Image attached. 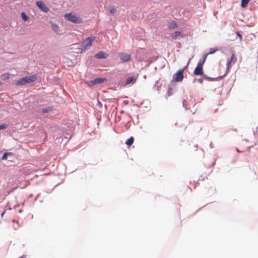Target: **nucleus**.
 <instances>
[{
	"label": "nucleus",
	"mask_w": 258,
	"mask_h": 258,
	"mask_svg": "<svg viewBox=\"0 0 258 258\" xmlns=\"http://www.w3.org/2000/svg\"><path fill=\"white\" fill-rule=\"evenodd\" d=\"M237 36L239 37L240 39H242V35L239 33V32H237Z\"/></svg>",
	"instance_id": "obj_27"
},
{
	"label": "nucleus",
	"mask_w": 258,
	"mask_h": 258,
	"mask_svg": "<svg viewBox=\"0 0 258 258\" xmlns=\"http://www.w3.org/2000/svg\"><path fill=\"white\" fill-rule=\"evenodd\" d=\"M237 151H238V152H240V151H239V149H238V148H237Z\"/></svg>",
	"instance_id": "obj_31"
},
{
	"label": "nucleus",
	"mask_w": 258,
	"mask_h": 258,
	"mask_svg": "<svg viewBox=\"0 0 258 258\" xmlns=\"http://www.w3.org/2000/svg\"><path fill=\"white\" fill-rule=\"evenodd\" d=\"M22 17L23 19L25 21L27 20L29 18V17L27 16V15L24 12H23L22 13Z\"/></svg>",
	"instance_id": "obj_20"
},
{
	"label": "nucleus",
	"mask_w": 258,
	"mask_h": 258,
	"mask_svg": "<svg viewBox=\"0 0 258 258\" xmlns=\"http://www.w3.org/2000/svg\"><path fill=\"white\" fill-rule=\"evenodd\" d=\"M243 145V144H241V145H240V146H242Z\"/></svg>",
	"instance_id": "obj_32"
},
{
	"label": "nucleus",
	"mask_w": 258,
	"mask_h": 258,
	"mask_svg": "<svg viewBox=\"0 0 258 258\" xmlns=\"http://www.w3.org/2000/svg\"><path fill=\"white\" fill-rule=\"evenodd\" d=\"M10 155L9 153H5L4 154L3 156V157H2V159L3 160H5L8 157V156Z\"/></svg>",
	"instance_id": "obj_22"
},
{
	"label": "nucleus",
	"mask_w": 258,
	"mask_h": 258,
	"mask_svg": "<svg viewBox=\"0 0 258 258\" xmlns=\"http://www.w3.org/2000/svg\"><path fill=\"white\" fill-rule=\"evenodd\" d=\"M116 12V9L113 8V7H112L110 9V12L111 13H114Z\"/></svg>",
	"instance_id": "obj_24"
},
{
	"label": "nucleus",
	"mask_w": 258,
	"mask_h": 258,
	"mask_svg": "<svg viewBox=\"0 0 258 258\" xmlns=\"http://www.w3.org/2000/svg\"><path fill=\"white\" fill-rule=\"evenodd\" d=\"M171 37L173 39H176L178 37H183V35L181 34L180 31H176L174 33H173L171 34Z\"/></svg>",
	"instance_id": "obj_11"
},
{
	"label": "nucleus",
	"mask_w": 258,
	"mask_h": 258,
	"mask_svg": "<svg viewBox=\"0 0 258 258\" xmlns=\"http://www.w3.org/2000/svg\"><path fill=\"white\" fill-rule=\"evenodd\" d=\"M8 125L5 124L0 125V130L5 129L7 127Z\"/></svg>",
	"instance_id": "obj_21"
},
{
	"label": "nucleus",
	"mask_w": 258,
	"mask_h": 258,
	"mask_svg": "<svg viewBox=\"0 0 258 258\" xmlns=\"http://www.w3.org/2000/svg\"><path fill=\"white\" fill-rule=\"evenodd\" d=\"M94 39V37H89L82 42V46L84 51L88 49L92 45V42Z\"/></svg>",
	"instance_id": "obj_4"
},
{
	"label": "nucleus",
	"mask_w": 258,
	"mask_h": 258,
	"mask_svg": "<svg viewBox=\"0 0 258 258\" xmlns=\"http://www.w3.org/2000/svg\"><path fill=\"white\" fill-rule=\"evenodd\" d=\"M218 50V48H211L210 52L208 53V54H206V55H208V54H212L216 52Z\"/></svg>",
	"instance_id": "obj_18"
},
{
	"label": "nucleus",
	"mask_w": 258,
	"mask_h": 258,
	"mask_svg": "<svg viewBox=\"0 0 258 258\" xmlns=\"http://www.w3.org/2000/svg\"><path fill=\"white\" fill-rule=\"evenodd\" d=\"M1 77L2 79L4 80L8 79L10 78V74L8 73L4 74L2 75Z\"/></svg>",
	"instance_id": "obj_17"
},
{
	"label": "nucleus",
	"mask_w": 258,
	"mask_h": 258,
	"mask_svg": "<svg viewBox=\"0 0 258 258\" xmlns=\"http://www.w3.org/2000/svg\"><path fill=\"white\" fill-rule=\"evenodd\" d=\"M64 17L66 19L72 22L77 24L81 23V19L80 17H78L75 15H73L71 13L66 14L64 15Z\"/></svg>",
	"instance_id": "obj_3"
},
{
	"label": "nucleus",
	"mask_w": 258,
	"mask_h": 258,
	"mask_svg": "<svg viewBox=\"0 0 258 258\" xmlns=\"http://www.w3.org/2000/svg\"><path fill=\"white\" fill-rule=\"evenodd\" d=\"M49 111V108H45L42 110V112L46 113L48 112Z\"/></svg>",
	"instance_id": "obj_26"
},
{
	"label": "nucleus",
	"mask_w": 258,
	"mask_h": 258,
	"mask_svg": "<svg viewBox=\"0 0 258 258\" xmlns=\"http://www.w3.org/2000/svg\"><path fill=\"white\" fill-rule=\"evenodd\" d=\"M207 58V55H205L203 60H200L197 64V67L195 69L194 74L195 76L203 75V66Z\"/></svg>",
	"instance_id": "obj_2"
},
{
	"label": "nucleus",
	"mask_w": 258,
	"mask_h": 258,
	"mask_svg": "<svg viewBox=\"0 0 258 258\" xmlns=\"http://www.w3.org/2000/svg\"><path fill=\"white\" fill-rule=\"evenodd\" d=\"M105 80H106L105 78H97L91 81V83L93 85H96V84H101V83L104 82Z\"/></svg>",
	"instance_id": "obj_8"
},
{
	"label": "nucleus",
	"mask_w": 258,
	"mask_h": 258,
	"mask_svg": "<svg viewBox=\"0 0 258 258\" xmlns=\"http://www.w3.org/2000/svg\"><path fill=\"white\" fill-rule=\"evenodd\" d=\"M121 60L122 62L128 61L131 59V55L125 53H120L119 54Z\"/></svg>",
	"instance_id": "obj_7"
},
{
	"label": "nucleus",
	"mask_w": 258,
	"mask_h": 258,
	"mask_svg": "<svg viewBox=\"0 0 258 258\" xmlns=\"http://www.w3.org/2000/svg\"><path fill=\"white\" fill-rule=\"evenodd\" d=\"M204 78L206 79L207 80H208L209 81H213L214 80L213 78H210L209 77L206 76V75L204 76Z\"/></svg>",
	"instance_id": "obj_23"
},
{
	"label": "nucleus",
	"mask_w": 258,
	"mask_h": 258,
	"mask_svg": "<svg viewBox=\"0 0 258 258\" xmlns=\"http://www.w3.org/2000/svg\"><path fill=\"white\" fill-rule=\"evenodd\" d=\"M26 84L25 77L21 78L17 81L16 84L18 86L24 85Z\"/></svg>",
	"instance_id": "obj_12"
},
{
	"label": "nucleus",
	"mask_w": 258,
	"mask_h": 258,
	"mask_svg": "<svg viewBox=\"0 0 258 258\" xmlns=\"http://www.w3.org/2000/svg\"><path fill=\"white\" fill-rule=\"evenodd\" d=\"M237 61V57L234 50H230V57L227 58L226 63V72L224 76H226L227 72L229 71L231 66L236 63Z\"/></svg>",
	"instance_id": "obj_1"
},
{
	"label": "nucleus",
	"mask_w": 258,
	"mask_h": 258,
	"mask_svg": "<svg viewBox=\"0 0 258 258\" xmlns=\"http://www.w3.org/2000/svg\"><path fill=\"white\" fill-rule=\"evenodd\" d=\"M51 26H52V29L53 31L56 32L58 30V27L57 25H56L55 24H52Z\"/></svg>",
	"instance_id": "obj_19"
},
{
	"label": "nucleus",
	"mask_w": 258,
	"mask_h": 258,
	"mask_svg": "<svg viewBox=\"0 0 258 258\" xmlns=\"http://www.w3.org/2000/svg\"><path fill=\"white\" fill-rule=\"evenodd\" d=\"M198 82L201 83V84H202L203 82V80L202 79H199L198 80Z\"/></svg>",
	"instance_id": "obj_28"
},
{
	"label": "nucleus",
	"mask_w": 258,
	"mask_h": 258,
	"mask_svg": "<svg viewBox=\"0 0 258 258\" xmlns=\"http://www.w3.org/2000/svg\"><path fill=\"white\" fill-rule=\"evenodd\" d=\"M134 80H135V79L133 77H129L126 79L125 84H126V85H128L130 83H131L132 82H133Z\"/></svg>",
	"instance_id": "obj_16"
},
{
	"label": "nucleus",
	"mask_w": 258,
	"mask_h": 258,
	"mask_svg": "<svg viewBox=\"0 0 258 258\" xmlns=\"http://www.w3.org/2000/svg\"><path fill=\"white\" fill-rule=\"evenodd\" d=\"M19 258H26V255H22V256H21L19 257Z\"/></svg>",
	"instance_id": "obj_30"
},
{
	"label": "nucleus",
	"mask_w": 258,
	"mask_h": 258,
	"mask_svg": "<svg viewBox=\"0 0 258 258\" xmlns=\"http://www.w3.org/2000/svg\"><path fill=\"white\" fill-rule=\"evenodd\" d=\"M189 63V62H188ZM188 63H187V66H185L183 69L179 70L177 71V72L174 75V80L176 82H181L183 79V72L184 70L187 68Z\"/></svg>",
	"instance_id": "obj_5"
},
{
	"label": "nucleus",
	"mask_w": 258,
	"mask_h": 258,
	"mask_svg": "<svg viewBox=\"0 0 258 258\" xmlns=\"http://www.w3.org/2000/svg\"><path fill=\"white\" fill-rule=\"evenodd\" d=\"M37 6L41 9V10L45 13L49 11V8L46 6L43 1H38L36 3Z\"/></svg>",
	"instance_id": "obj_6"
},
{
	"label": "nucleus",
	"mask_w": 258,
	"mask_h": 258,
	"mask_svg": "<svg viewBox=\"0 0 258 258\" xmlns=\"http://www.w3.org/2000/svg\"><path fill=\"white\" fill-rule=\"evenodd\" d=\"M250 0H241V6L242 8H246Z\"/></svg>",
	"instance_id": "obj_15"
},
{
	"label": "nucleus",
	"mask_w": 258,
	"mask_h": 258,
	"mask_svg": "<svg viewBox=\"0 0 258 258\" xmlns=\"http://www.w3.org/2000/svg\"><path fill=\"white\" fill-rule=\"evenodd\" d=\"M27 170H28L27 169H24V172L25 174H29L32 173V171H27Z\"/></svg>",
	"instance_id": "obj_25"
},
{
	"label": "nucleus",
	"mask_w": 258,
	"mask_h": 258,
	"mask_svg": "<svg viewBox=\"0 0 258 258\" xmlns=\"http://www.w3.org/2000/svg\"><path fill=\"white\" fill-rule=\"evenodd\" d=\"M5 213H6V211H4V212L2 213H1V216L3 217L4 214H5Z\"/></svg>",
	"instance_id": "obj_29"
},
{
	"label": "nucleus",
	"mask_w": 258,
	"mask_h": 258,
	"mask_svg": "<svg viewBox=\"0 0 258 258\" xmlns=\"http://www.w3.org/2000/svg\"><path fill=\"white\" fill-rule=\"evenodd\" d=\"M134 142V138L133 137H131L130 139H128L126 142L125 144L128 146H131Z\"/></svg>",
	"instance_id": "obj_14"
},
{
	"label": "nucleus",
	"mask_w": 258,
	"mask_h": 258,
	"mask_svg": "<svg viewBox=\"0 0 258 258\" xmlns=\"http://www.w3.org/2000/svg\"><path fill=\"white\" fill-rule=\"evenodd\" d=\"M25 79L26 82V84L30 83L36 81L37 79V76L36 75H32L30 77H25Z\"/></svg>",
	"instance_id": "obj_9"
},
{
	"label": "nucleus",
	"mask_w": 258,
	"mask_h": 258,
	"mask_svg": "<svg viewBox=\"0 0 258 258\" xmlns=\"http://www.w3.org/2000/svg\"><path fill=\"white\" fill-rule=\"evenodd\" d=\"M95 57L97 58H105L107 56V54H106L105 53H104L103 51H100L96 53L95 55Z\"/></svg>",
	"instance_id": "obj_10"
},
{
	"label": "nucleus",
	"mask_w": 258,
	"mask_h": 258,
	"mask_svg": "<svg viewBox=\"0 0 258 258\" xmlns=\"http://www.w3.org/2000/svg\"><path fill=\"white\" fill-rule=\"evenodd\" d=\"M177 27V25L175 23V22L172 21L169 24L168 28L170 30H172V29L176 28Z\"/></svg>",
	"instance_id": "obj_13"
}]
</instances>
